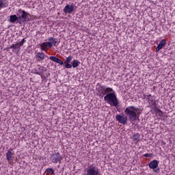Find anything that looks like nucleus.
<instances>
[{
	"mask_svg": "<svg viewBox=\"0 0 175 175\" xmlns=\"http://www.w3.org/2000/svg\"><path fill=\"white\" fill-rule=\"evenodd\" d=\"M142 109L137 108L135 106H130L126 108L124 113L127 116H129V119L131 121H136V119L137 118V116H140L142 114Z\"/></svg>",
	"mask_w": 175,
	"mask_h": 175,
	"instance_id": "obj_1",
	"label": "nucleus"
},
{
	"mask_svg": "<svg viewBox=\"0 0 175 175\" xmlns=\"http://www.w3.org/2000/svg\"><path fill=\"white\" fill-rule=\"evenodd\" d=\"M49 59H51V61H53V62L59 64V65H64L66 69H72V64H70V62L72 61V59H73V56L72 55H70L67 58H66V60L64 62H62V60L58 59L55 56H51L49 57Z\"/></svg>",
	"mask_w": 175,
	"mask_h": 175,
	"instance_id": "obj_2",
	"label": "nucleus"
},
{
	"mask_svg": "<svg viewBox=\"0 0 175 175\" xmlns=\"http://www.w3.org/2000/svg\"><path fill=\"white\" fill-rule=\"evenodd\" d=\"M104 100L110 105V106H113V107H117L118 106V98H117V94L116 92H112L107 94L104 96Z\"/></svg>",
	"mask_w": 175,
	"mask_h": 175,
	"instance_id": "obj_3",
	"label": "nucleus"
},
{
	"mask_svg": "<svg viewBox=\"0 0 175 175\" xmlns=\"http://www.w3.org/2000/svg\"><path fill=\"white\" fill-rule=\"evenodd\" d=\"M16 16H18L19 24H21V23L28 21V16H29V13L25 12V10H23V9H19L16 13Z\"/></svg>",
	"mask_w": 175,
	"mask_h": 175,
	"instance_id": "obj_4",
	"label": "nucleus"
},
{
	"mask_svg": "<svg viewBox=\"0 0 175 175\" xmlns=\"http://www.w3.org/2000/svg\"><path fill=\"white\" fill-rule=\"evenodd\" d=\"M85 175H99V168L90 164L85 170Z\"/></svg>",
	"mask_w": 175,
	"mask_h": 175,
	"instance_id": "obj_5",
	"label": "nucleus"
},
{
	"mask_svg": "<svg viewBox=\"0 0 175 175\" xmlns=\"http://www.w3.org/2000/svg\"><path fill=\"white\" fill-rule=\"evenodd\" d=\"M50 160L53 163H61L62 155L59 152H55L51 155Z\"/></svg>",
	"mask_w": 175,
	"mask_h": 175,
	"instance_id": "obj_6",
	"label": "nucleus"
},
{
	"mask_svg": "<svg viewBox=\"0 0 175 175\" xmlns=\"http://www.w3.org/2000/svg\"><path fill=\"white\" fill-rule=\"evenodd\" d=\"M5 157L9 165H13V159H14V152L13 148H10L5 153Z\"/></svg>",
	"mask_w": 175,
	"mask_h": 175,
	"instance_id": "obj_7",
	"label": "nucleus"
},
{
	"mask_svg": "<svg viewBox=\"0 0 175 175\" xmlns=\"http://www.w3.org/2000/svg\"><path fill=\"white\" fill-rule=\"evenodd\" d=\"M159 164V162L158 161L153 160L148 164V166L150 169L153 170V172L154 173H159V168H157Z\"/></svg>",
	"mask_w": 175,
	"mask_h": 175,
	"instance_id": "obj_8",
	"label": "nucleus"
},
{
	"mask_svg": "<svg viewBox=\"0 0 175 175\" xmlns=\"http://www.w3.org/2000/svg\"><path fill=\"white\" fill-rule=\"evenodd\" d=\"M64 12L66 14H69L75 12V5H66L64 8Z\"/></svg>",
	"mask_w": 175,
	"mask_h": 175,
	"instance_id": "obj_9",
	"label": "nucleus"
},
{
	"mask_svg": "<svg viewBox=\"0 0 175 175\" xmlns=\"http://www.w3.org/2000/svg\"><path fill=\"white\" fill-rule=\"evenodd\" d=\"M116 120L125 125L128 122V118L126 117L121 116L120 115H116Z\"/></svg>",
	"mask_w": 175,
	"mask_h": 175,
	"instance_id": "obj_10",
	"label": "nucleus"
},
{
	"mask_svg": "<svg viewBox=\"0 0 175 175\" xmlns=\"http://www.w3.org/2000/svg\"><path fill=\"white\" fill-rule=\"evenodd\" d=\"M42 51H47L49 49H51V43L50 42H43L40 45Z\"/></svg>",
	"mask_w": 175,
	"mask_h": 175,
	"instance_id": "obj_11",
	"label": "nucleus"
},
{
	"mask_svg": "<svg viewBox=\"0 0 175 175\" xmlns=\"http://www.w3.org/2000/svg\"><path fill=\"white\" fill-rule=\"evenodd\" d=\"M44 58H46V55L43 52H38L36 55V59H37L38 62H42V61H44Z\"/></svg>",
	"mask_w": 175,
	"mask_h": 175,
	"instance_id": "obj_12",
	"label": "nucleus"
},
{
	"mask_svg": "<svg viewBox=\"0 0 175 175\" xmlns=\"http://www.w3.org/2000/svg\"><path fill=\"white\" fill-rule=\"evenodd\" d=\"M101 88L103 89V94L105 95V96H106L107 94H113V92H116L111 88H105L101 86Z\"/></svg>",
	"mask_w": 175,
	"mask_h": 175,
	"instance_id": "obj_13",
	"label": "nucleus"
},
{
	"mask_svg": "<svg viewBox=\"0 0 175 175\" xmlns=\"http://www.w3.org/2000/svg\"><path fill=\"white\" fill-rule=\"evenodd\" d=\"M146 99L148 103H149L150 106H154L155 105V100H154V97L151 94L146 96Z\"/></svg>",
	"mask_w": 175,
	"mask_h": 175,
	"instance_id": "obj_14",
	"label": "nucleus"
},
{
	"mask_svg": "<svg viewBox=\"0 0 175 175\" xmlns=\"http://www.w3.org/2000/svg\"><path fill=\"white\" fill-rule=\"evenodd\" d=\"M38 72H36V75H38L39 76H43V73L46 72V68L44 66H40L38 68Z\"/></svg>",
	"mask_w": 175,
	"mask_h": 175,
	"instance_id": "obj_15",
	"label": "nucleus"
},
{
	"mask_svg": "<svg viewBox=\"0 0 175 175\" xmlns=\"http://www.w3.org/2000/svg\"><path fill=\"white\" fill-rule=\"evenodd\" d=\"M18 21V16L17 15H11L10 16V19H9L10 23L14 24V23H16V21Z\"/></svg>",
	"mask_w": 175,
	"mask_h": 175,
	"instance_id": "obj_16",
	"label": "nucleus"
},
{
	"mask_svg": "<svg viewBox=\"0 0 175 175\" xmlns=\"http://www.w3.org/2000/svg\"><path fill=\"white\" fill-rule=\"evenodd\" d=\"M48 40L49 43H51V47H53V46H55V44H57V42L58 40L54 37H51L48 38Z\"/></svg>",
	"mask_w": 175,
	"mask_h": 175,
	"instance_id": "obj_17",
	"label": "nucleus"
},
{
	"mask_svg": "<svg viewBox=\"0 0 175 175\" xmlns=\"http://www.w3.org/2000/svg\"><path fill=\"white\" fill-rule=\"evenodd\" d=\"M8 1L6 0H0V10L3 9V8H8Z\"/></svg>",
	"mask_w": 175,
	"mask_h": 175,
	"instance_id": "obj_18",
	"label": "nucleus"
},
{
	"mask_svg": "<svg viewBox=\"0 0 175 175\" xmlns=\"http://www.w3.org/2000/svg\"><path fill=\"white\" fill-rule=\"evenodd\" d=\"M27 42V40H25V38H23L21 42H18L16 44V49H18V50H20V48L22 46H24V43H26Z\"/></svg>",
	"mask_w": 175,
	"mask_h": 175,
	"instance_id": "obj_19",
	"label": "nucleus"
},
{
	"mask_svg": "<svg viewBox=\"0 0 175 175\" xmlns=\"http://www.w3.org/2000/svg\"><path fill=\"white\" fill-rule=\"evenodd\" d=\"M133 139L135 143H139L140 142V134L136 133L133 135Z\"/></svg>",
	"mask_w": 175,
	"mask_h": 175,
	"instance_id": "obj_20",
	"label": "nucleus"
},
{
	"mask_svg": "<svg viewBox=\"0 0 175 175\" xmlns=\"http://www.w3.org/2000/svg\"><path fill=\"white\" fill-rule=\"evenodd\" d=\"M72 68H77V66H80V61L77 59H74L72 62Z\"/></svg>",
	"mask_w": 175,
	"mask_h": 175,
	"instance_id": "obj_21",
	"label": "nucleus"
},
{
	"mask_svg": "<svg viewBox=\"0 0 175 175\" xmlns=\"http://www.w3.org/2000/svg\"><path fill=\"white\" fill-rule=\"evenodd\" d=\"M165 44H166V40H162L159 44H158V46L160 49H162V47H163V46H165Z\"/></svg>",
	"mask_w": 175,
	"mask_h": 175,
	"instance_id": "obj_22",
	"label": "nucleus"
},
{
	"mask_svg": "<svg viewBox=\"0 0 175 175\" xmlns=\"http://www.w3.org/2000/svg\"><path fill=\"white\" fill-rule=\"evenodd\" d=\"M46 173H49V174H54V170L52 168H48L46 170Z\"/></svg>",
	"mask_w": 175,
	"mask_h": 175,
	"instance_id": "obj_23",
	"label": "nucleus"
},
{
	"mask_svg": "<svg viewBox=\"0 0 175 175\" xmlns=\"http://www.w3.org/2000/svg\"><path fill=\"white\" fill-rule=\"evenodd\" d=\"M144 157H145L146 158H150V157H152V153H146V154H144Z\"/></svg>",
	"mask_w": 175,
	"mask_h": 175,
	"instance_id": "obj_24",
	"label": "nucleus"
},
{
	"mask_svg": "<svg viewBox=\"0 0 175 175\" xmlns=\"http://www.w3.org/2000/svg\"><path fill=\"white\" fill-rule=\"evenodd\" d=\"M8 49H17V48L16 46V44H14L12 46H10Z\"/></svg>",
	"mask_w": 175,
	"mask_h": 175,
	"instance_id": "obj_25",
	"label": "nucleus"
},
{
	"mask_svg": "<svg viewBox=\"0 0 175 175\" xmlns=\"http://www.w3.org/2000/svg\"><path fill=\"white\" fill-rule=\"evenodd\" d=\"M159 50H161V49L157 46V47L156 48V53H158Z\"/></svg>",
	"mask_w": 175,
	"mask_h": 175,
	"instance_id": "obj_26",
	"label": "nucleus"
},
{
	"mask_svg": "<svg viewBox=\"0 0 175 175\" xmlns=\"http://www.w3.org/2000/svg\"><path fill=\"white\" fill-rule=\"evenodd\" d=\"M33 72H34V73L36 75V72H39V71H38L36 69H33Z\"/></svg>",
	"mask_w": 175,
	"mask_h": 175,
	"instance_id": "obj_27",
	"label": "nucleus"
},
{
	"mask_svg": "<svg viewBox=\"0 0 175 175\" xmlns=\"http://www.w3.org/2000/svg\"><path fill=\"white\" fill-rule=\"evenodd\" d=\"M159 116H162V111H159Z\"/></svg>",
	"mask_w": 175,
	"mask_h": 175,
	"instance_id": "obj_28",
	"label": "nucleus"
}]
</instances>
